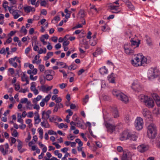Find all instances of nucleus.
I'll use <instances>...</instances> for the list:
<instances>
[{
    "label": "nucleus",
    "instance_id": "obj_1",
    "mask_svg": "<svg viewBox=\"0 0 160 160\" xmlns=\"http://www.w3.org/2000/svg\"><path fill=\"white\" fill-rule=\"evenodd\" d=\"M147 59L142 54H137L134 60L131 61L132 63L135 66L138 67L141 66H144L146 63Z\"/></svg>",
    "mask_w": 160,
    "mask_h": 160
},
{
    "label": "nucleus",
    "instance_id": "obj_2",
    "mask_svg": "<svg viewBox=\"0 0 160 160\" xmlns=\"http://www.w3.org/2000/svg\"><path fill=\"white\" fill-rule=\"evenodd\" d=\"M148 78L150 80L158 78V81H160V72L159 71L155 68H151L148 70Z\"/></svg>",
    "mask_w": 160,
    "mask_h": 160
},
{
    "label": "nucleus",
    "instance_id": "obj_3",
    "mask_svg": "<svg viewBox=\"0 0 160 160\" xmlns=\"http://www.w3.org/2000/svg\"><path fill=\"white\" fill-rule=\"evenodd\" d=\"M138 98L141 102L144 103L149 108H152L154 105L153 100L147 96L141 95L139 96Z\"/></svg>",
    "mask_w": 160,
    "mask_h": 160
},
{
    "label": "nucleus",
    "instance_id": "obj_4",
    "mask_svg": "<svg viewBox=\"0 0 160 160\" xmlns=\"http://www.w3.org/2000/svg\"><path fill=\"white\" fill-rule=\"evenodd\" d=\"M112 94L118 99L125 103H126L128 101V97L119 90L116 89L112 91Z\"/></svg>",
    "mask_w": 160,
    "mask_h": 160
},
{
    "label": "nucleus",
    "instance_id": "obj_5",
    "mask_svg": "<svg viewBox=\"0 0 160 160\" xmlns=\"http://www.w3.org/2000/svg\"><path fill=\"white\" fill-rule=\"evenodd\" d=\"M157 134V129L156 126L154 124H151L148 127L147 135L148 138L153 139Z\"/></svg>",
    "mask_w": 160,
    "mask_h": 160
},
{
    "label": "nucleus",
    "instance_id": "obj_6",
    "mask_svg": "<svg viewBox=\"0 0 160 160\" xmlns=\"http://www.w3.org/2000/svg\"><path fill=\"white\" fill-rule=\"evenodd\" d=\"M143 122L142 118L140 117L137 118L134 122V125L136 129L138 130H141L143 127Z\"/></svg>",
    "mask_w": 160,
    "mask_h": 160
},
{
    "label": "nucleus",
    "instance_id": "obj_7",
    "mask_svg": "<svg viewBox=\"0 0 160 160\" xmlns=\"http://www.w3.org/2000/svg\"><path fill=\"white\" fill-rule=\"evenodd\" d=\"M105 126L107 129L108 132L110 134L112 133L115 130L116 126L110 123H105Z\"/></svg>",
    "mask_w": 160,
    "mask_h": 160
},
{
    "label": "nucleus",
    "instance_id": "obj_8",
    "mask_svg": "<svg viewBox=\"0 0 160 160\" xmlns=\"http://www.w3.org/2000/svg\"><path fill=\"white\" fill-rule=\"evenodd\" d=\"M130 41L131 43L129 44V46L133 49H134L138 47L140 43V40L137 42L135 40H133L132 38L131 39Z\"/></svg>",
    "mask_w": 160,
    "mask_h": 160
},
{
    "label": "nucleus",
    "instance_id": "obj_9",
    "mask_svg": "<svg viewBox=\"0 0 160 160\" xmlns=\"http://www.w3.org/2000/svg\"><path fill=\"white\" fill-rule=\"evenodd\" d=\"M149 149V146L145 144H142L138 146L137 149L140 152H143L148 150Z\"/></svg>",
    "mask_w": 160,
    "mask_h": 160
},
{
    "label": "nucleus",
    "instance_id": "obj_10",
    "mask_svg": "<svg viewBox=\"0 0 160 160\" xmlns=\"http://www.w3.org/2000/svg\"><path fill=\"white\" fill-rule=\"evenodd\" d=\"M5 150H4V146H0V151L2 153L3 155L4 156L8 152V149L9 148V145L8 143H6L4 145Z\"/></svg>",
    "mask_w": 160,
    "mask_h": 160
},
{
    "label": "nucleus",
    "instance_id": "obj_11",
    "mask_svg": "<svg viewBox=\"0 0 160 160\" xmlns=\"http://www.w3.org/2000/svg\"><path fill=\"white\" fill-rule=\"evenodd\" d=\"M124 49L125 52L128 55L133 54L134 53L133 49L130 47L128 45H125L124 47Z\"/></svg>",
    "mask_w": 160,
    "mask_h": 160
},
{
    "label": "nucleus",
    "instance_id": "obj_12",
    "mask_svg": "<svg viewBox=\"0 0 160 160\" xmlns=\"http://www.w3.org/2000/svg\"><path fill=\"white\" fill-rule=\"evenodd\" d=\"M128 139L135 141L137 138V135L135 132H130L128 133Z\"/></svg>",
    "mask_w": 160,
    "mask_h": 160
},
{
    "label": "nucleus",
    "instance_id": "obj_13",
    "mask_svg": "<svg viewBox=\"0 0 160 160\" xmlns=\"http://www.w3.org/2000/svg\"><path fill=\"white\" fill-rule=\"evenodd\" d=\"M131 88L137 92H139L141 88L140 84L136 82L132 83Z\"/></svg>",
    "mask_w": 160,
    "mask_h": 160
},
{
    "label": "nucleus",
    "instance_id": "obj_14",
    "mask_svg": "<svg viewBox=\"0 0 160 160\" xmlns=\"http://www.w3.org/2000/svg\"><path fill=\"white\" fill-rule=\"evenodd\" d=\"M152 96L155 101L157 106L159 107H160V98L159 96L156 93L152 94Z\"/></svg>",
    "mask_w": 160,
    "mask_h": 160
},
{
    "label": "nucleus",
    "instance_id": "obj_15",
    "mask_svg": "<svg viewBox=\"0 0 160 160\" xmlns=\"http://www.w3.org/2000/svg\"><path fill=\"white\" fill-rule=\"evenodd\" d=\"M23 9L25 12L27 13H28L30 11L35 12V8L31 6L24 7L23 8Z\"/></svg>",
    "mask_w": 160,
    "mask_h": 160
},
{
    "label": "nucleus",
    "instance_id": "obj_16",
    "mask_svg": "<svg viewBox=\"0 0 160 160\" xmlns=\"http://www.w3.org/2000/svg\"><path fill=\"white\" fill-rule=\"evenodd\" d=\"M142 114L143 116L146 118H151L152 117V113L150 111H143Z\"/></svg>",
    "mask_w": 160,
    "mask_h": 160
},
{
    "label": "nucleus",
    "instance_id": "obj_17",
    "mask_svg": "<svg viewBox=\"0 0 160 160\" xmlns=\"http://www.w3.org/2000/svg\"><path fill=\"white\" fill-rule=\"evenodd\" d=\"M127 139H128V133L126 132H123L121 135L120 140L121 141H123Z\"/></svg>",
    "mask_w": 160,
    "mask_h": 160
},
{
    "label": "nucleus",
    "instance_id": "obj_18",
    "mask_svg": "<svg viewBox=\"0 0 160 160\" xmlns=\"http://www.w3.org/2000/svg\"><path fill=\"white\" fill-rule=\"evenodd\" d=\"M114 74L112 73L108 77L109 82L112 83H115V78L113 77Z\"/></svg>",
    "mask_w": 160,
    "mask_h": 160
},
{
    "label": "nucleus",
    "instance_id": "obj_19",
    "mask_svg": "<svg viewBox=\"0 0 160 160\" xmlns=\"http://www.w3.org/2000/svg\"><path fill=\"white\" fill-rule=\"evenodd\" d=\"M41 125L45 128H48L50 127V125L47 120H44L43 122H41Z\"/></svg>",
    "mask_w": 160,
    "mask_h": 160
},
{
    "label": "nucleus",
    "instance_id": "obj_20",
    "mask_svg": "<svg viewBox=\"0 0 160 160\" xmlns=\"http://www.w3.org/2000/svg\"><path fill=\"white\" fill-rule=\"evenodd\" d=\"M99 71L100 73L102 75L107 73L108 72V70L106 68L105 66L99 69Z\"/></svg>",
    "mask_w": 160,
    "mask_h": 160
},
{
    "label": "nucleus",
    "instance_id": "obj_21",
    "mask_svg": "<svg viewBox=\"0 0 160 160\" xmlns=\"http://www.w3.org/2000/svg\"><path fill=\"white\" fill-rule=\"evenodd\" d=\"M49 117L50 116L48 115V114L45 111H43L42 112V118L43 119H44V120H45V119H48L49 118Z\"/></svg>",
    "mask_w": 160,
    "mask_h": 160
},
{
    "label": "nucleus",
    "instance_id": "obj_22",
    "mask_svg": "<svg viewBox=\"0 0 160 160\" xmlns=\"http://www.w3.org/2000/svg\"><path fill=\"white\" fill-rule=\"evenodd\" d=\"M128 153H124L122 157V160H130L131 158L128 156Z\"/></svg>",
    "mask_w": 160,
    "mask_h": 160
},
{
    "label": "nucleus",
    "instance_id": "obj_23",
    "mask_svg": "<svg viewBox=\"0 0 160 160\" xmlns=\"http://www.w3.org/2000/svg\"><path fill=\"white\" fill-rule=\"evenodd\" d=\"M53 55V52H49L47 54V55L44 57V59L45 61L48 60L51 56Z\"/></svg>",
    "mask_w": 160,
    "mask_h": 160
},
{
    "label": "nucleus",
    "instance_id": "obj_24",
    "mask_svg": "<svg viewBox=\"0 0 160 160\" xmlns=\"http://www.w3.org/2000/svg\"><path fill=\"white\" fill-rule=\"evenodd\" d=\"M44 74L46 75H51L52 74V75H55V72L54 71H52L51 70H47L45 71L44 72Z\"/></svg>",
    "mask_w": 160,
    "mask_h": 160
},
{
    "label": "nucleus",
    "instance_id": "obj_25",
    "mask_svg": "<svg viewBox=\"0 0 160 160\" xmlns=\"http://www.w3.org/2000/svg\"><path fill=\"white\" fill-rule=\"evenodd\" d=\"M57 64L61 66V68H64L68 67V66L66 65V63L61 62H57Z\"/></svg>",
    "mask_w": 160,
    "mask_h": 160
},
{
    "label": "nucleus",
    "instance_id": "obj_26",
    "mask_svg": "<svg viewBox=\"0 0 160 160\" xmlns=\"http://www.w3.org/2000/svg\"><path fill=\"white\" fill-rule=\"evenodd\" d=\"M17 141L18 142V151H20L22 147V142L19 139H17Z\"/></svg>",
    "mask_w": 160,
    "mask_h": 160
},
{
    "label": "nucleus",
    "instance_id": "obj_27",
    "mask_svg": "<svg viewBox=\"0 0 160 160\" xmlns=\"http://www.w3.org/2000/svg\"><path fill=\"white\" fill-rule=\"evenodd\" d=\"M78 15L80 16L81 18H83L85 16V11L83 9H81L78 13Z\"/></svg>",
    "mask_w": 160,
    "mask_h": 160
},
{
    "label": "nucleus",
    "instance_id": "obj_28",
    "mask_svg": "<svg viewBox=\"0 0 160 160\" xmlns=\"http://www.w3.org/2000/svg\"><path fill=\"white\" fill-rule=\"evenodd\" d=\"M126 4L130 9L132 10H133L134 9V7L133 5L132 4L131 2H130V1Z\"/></svg>",
    "mask_w": 160,
    "mask_h": 160
},
{
    "label": "nucleus",
    "instance_id": "obj_29",
    "mask_svg": "<svg viewBox=\"0 0 160 160\" xmlns=\"http://www.w3.org/2000/svg\"><path fill=\"white\" fill-rule=\"evenodd\" d=\"M26 107L27 109H32L33 105L32 104L30 101L28 102L26 105Z\"/></svg>",
    "mask_w": 160,
    "mask_h": 160
},
{
    "label": "nucleus",
    "instance_id": "obj_30",
    "mask_svg": "<svg viewBox=\"0 0 160 160\" xmlns=\"http://www.w3.org/2000/svg\"><path fill=\"white\" fill-rule=\"evenodd\" d=\"M34 118L35 122V123L38 124L40 122L41 120L39 118V116L38 115H35Z\"/></svg>",
    "mask_w": 160,
    "mask_h": 160
},
{
    "label": "nucleus",
    "instance_id": "obj_31",
    "mask_svg": "<svg viewBox=\"0 0 160 160\" xmlns=\"http://www.w3.org/2000/svg\"><path fill=\"white\" fill-rule=\"evenodd\" d=\"M22 75L21 77V79L22 81L24 82L25 80L28 79V77L26 76V72H23L22 73Z\"/></svg>",
    "mask_w": 160,
    "mask_h": 160
},
{
    "label": "nucleus",
    "instance_id": "obj_32",
    "mask_svg": "<svg viewBox=\"0 0 160 160\" xmlns=\"http://www.w3.org/2000/svg\"><path fill=\"white\" fill-rule=\"evenodd\" d=\"M63 107V105L61 103H57L55 105V109L58 110Z\"/></svg>",
    "mask_w": 160,
    "mask_h": 160
},
{
    "label": "nucleus",
    "instance_id": "obj_33",
    "mask_svg": "<svg viewBox=\"0 0 160 160\" xmlns=\"http://www.w3.org/2000/svg\"><path fill=\"white\" fill-rule=\"evenodd\" d=\"M101 30L103 32H106L109 31L108 29V26L106 24H105L104 26L101 27Z\"/></svg>",
    "mask_w": 160,
    "mask_h": 160
},
{
    "label": "nucleus",
    "instance_id": "obj_34",
    "mask_svg": "<svg viewBox=\"0 0 160 160\" xmlns=\"http://www.w3.org/2000/svg\"><path fill=\"white\" fill-rule=\"evenodd\" d=\"M47 50L46 48H44L43 49L40 48L38 51V53L39 54H41L42 53H45L46 52Z\"/></svg>",
    "mask_w": 160,
    "mask_h": 160
},
{
    "label": "nucleus",
    "instance_id": "obj_35",
    "mask_svg": "<svg viewBox=\"0 0 160 160\" xmlns=\"http://www.w3.org/2000/svg\"><path fill=\"white\" fill-rule=\"evenodd\" d=\"M55 75L51 74L50 75H46L45 77L46 79L48 81H50L52 80L53 78V76Z\"/></svg>",
    "mask_w": 160,
    "mask_h": 160
},
{
    "label": "nucleus",
    "instance_id": "obj_36",
    "mask_svg": "<svg viewBox=\"0 0 160 160\" xmlns=\"http://www.w3.org/2000/svg\"><path fill=\"white\" fill-rule=\"evenodd\" d=\"M119 7L118 6H115L114 5H111L110 6V9L111 10L117 11V8Z\"/></svg>",
    "mask_w": 160,
    "mask_h": 160
},
{
    "label": "nucleus",
    "instance_id": "obj_37",
    "mask_svg": "<svg viewBox=\"0 0 160 160\" xmlns=\"http://www.w3.org/2000/svg\"><path fill=\"white\" fill-rule=\"evenodd\" d=\"M90 43L92 46H95L97 43V42L96 40L91 39L90 41Z\"/></svg>",
    "mask_w": 160,
    "mask_h": 160
},
{
    "label": "nucleus",
    "instance_id": "obj_38",
    "mask_svg": "<svg viewBox=\"0 0 160 160\" xmlns=\"http://www.w3.org/2000/svg\"><path fill=\"white\" fill-rule=\"evenodd\" d=\"M16 10H14L13 13L12 14L15 19H17L20 16V15L18 14L17 12H16Z\"/></svg>",
    "mask_w": 160,
    "mask_h": 160
},
{
    "label": "nucleus",
    "instance_id": "obj_39",
    "mask_svg": "<svg viewBox=\"0 0 160 160\" xmlns=\"http://www.w3.org/2000/svg\"><path fill=\"white\" fill-rule=\"evenodd\" d=\"M112 114L114 118H117L119 116L118 111H113Z\"/></svg>",
    "mask_w": 160,
    "mask_h": 160
},
{
    "label": "nucleus",
    "instance_id": "obj_40",
    "mask_svg": "<svg viewBox=\"0 0 160 160\" xmlns=\"http://www.w3.org/2000/svg\"><path fill=\"white\" fill-rule=\"evenodd\" d=\"M35 83H36L35 82H32L31 83L30 89L32 91H33V90H34V89H36L35 87Z\"/></svg>",
    "mask_w": 160,
    "mask_h": 160
},
{
    "label": "nucleus",
    "instance_id": "obj_41",
    "mask_svg": "<svg viewBox=\"0 0 160 160\" xmlns=\"http://www.w3.org/2000/svg\"><path fill=\"white\" fill-rule=\"evenodd\" d=\"M145 36L146 38V41L148 45H150L152 44L150 38L147 35L146 36Z\"/></svg>",
    "mask_w": 160,
    "mask_h": 160
},
{
    "label": "nucleus",
    "instance_id": "obj_42",
    "mask_svg": "<svg viewBox=\"0 0 160 160\" xmlns=\"http://www.w3.org/2000/svg\"><path fill=\"white\" fill-rule=\"evenodd\" d=\"M39 69L41 72H43L45 69V66L43 65H39Z\"/></svg>",
    "mask_w": 160,
    "mask_h": 160
},
{
    "label": "nucleus",
    "instance_id": "obj_43",
    "mask_svg": "<svg viewBox=\"0 0 160 160\" xmlns=\"http://www.w3.org/2000/svg\"><path fill=\"white\" fill-rule=\"evenodd\" d=\"M76 142L78 143L79 147H81L83 145V143L81 140L79 138H77L76 139Z\"/></svg>",
    "mask_w": 160,
    "mask_h": 160
},
{
    "label": "nucleus",
    "instance_id": "obj_44",
    "mask_svg": "<svg viewBox=\"0 0 160 160\" xmlns=\"http://www.w3.org/2000/svg\"><path fill=\"white\" fill-rule=\"evenodd\" d=\"M29 101L27 98H22L21 99L20 102L22 103H26L27 104L28 102Z\"/></svg>",
    "mask_w": 160,
    "mask_h": 160
},
{
    "label": "nucleus",
    "instance_id": "obj_45",
    "mask_svg": "<svg viewBox=\"0 0 160 160\" xmlns=\"http://www.w3.org/2000/svg\"><path fill=\"white\" fill-rule=\"evenodd\" d=\"M20 32H22L24 33V35H26L27 33V30L25 28V27L23 26L22 27Z\"/></svg>",
    "mask_w": 160,
    "mask_h": 160
},
{
    "label": "nucleus",
    "instance_id": "obj_46",
    "mask_svg": "<svg viewBox=\"0 0 160 160\" xmlns=\"http://www.w3.org/2000/svg\"><path fill=\"white\" fill-rule=\"evenodd\" d=\"M51 96V95L50 94L48 95L45 97V98L42 99L43 101L46 102H48L50 99Z\"/></svg>",
    "mask_w": 160,
    "mask_h": 160
},
{
    "label": "nucleus",
    "instance_id": "obj_47",
    "mask_svg": "<svg viewBox=\"0 0 160 160\" xmlns=\"http://www.w3.org/2000/svg\"><path fill=\"white\" fill-rule=\"evenodd\" d=\"M17 58V57H15L14 58H11L9 59V62L10 64H12L13 63L15 60Z\"/></svg>",
    "mask_w": 160,
    "mask_h": 160
},
{
    "label": "nucleus",
    "instance_id": "obj_48",
    "mask_svg": "<svg viewBox=\"0 0 160 160\" xmlns=\"http://www.w3.org/2000/svg\"><path fill=\"white\" fill-rule=\"evenodd\" d=\"M89 98V96L88 95H86L85 96V97L83 99V102L86 103L88 102Z\"/></svg>",
    "mask_w": 160,
    "mask_h": 160
},
{
    "label": "nucleus",
    "instance_id": "obj_49",
    "mask_svg": "<svg viewBox=\"0 0 160 160\" xmlns=\"http://www.w3.org/2000/svg\"><path fill=\"white\" fill-rule=\"evenodd\" d=\"M40 5L41 6H45L46 2L45 0H41Z\"/></svg>",
    "mask_w": 160,
    "mask_h": 160
},
{
    "label": "nucleus",
    "instance_id": "obj_50",
    "mask_svg": "<svg viewBox=\"0 0 160 160\" xmlns=\"http://www.w3.org/2000/svg\"><path fill=\"white\" fill-rule=\"evenodd\" d=\"M48 133L49 135H57L56 133L52 130H50L48 132Z\"/></svg>",
    "mask_w": 160,
    "mask_h": 160
},
{
    "label": "nucleus",
    "instance_id": "obj_51",
    "mask_svg": "<svg viewBox=\"0 0 160 160\" xmlns=\"http://www.w3.org/2000/svg\"><path fill=\"white\" fill-rule=\"evenodd\" d=\"M18 135V132L16 130H14L12 133V136L15 137H17Z\"/></svg>",
    "mask_w": 160,
    "mask_h": 160
},
{
    "label": "nucleus",
    "instance_id": "obj_52",
    "mask_svg": "<svg viewBox=\"0 0 160 160\" xmlns=\"http://www.w3.org/2000/svg\"><path fill=\"white\" fill-rule=\"evenodd\" d=\"M33 113L32 112H28L27 114V117L28 118H32L33 116Z\"/></svg>",
    "mask_w": 160,
    "mask_h": 160
},
{
    "label": "nucleus",
    "instance_id": "obj_53",
    "mask_svg": "<svg viewBox=\"0 0 160 160\" xmlns=\"http://www.w3.org/2000/svg\"><path fill=\"white\" fill-rule=\"evenodd\" d=\"M40 81L41 84L42 85H44L45 82V79H43L42 78H40Z\"/></svg>",
    "mask_w": 160,
    "mask_h": 160
},
{
    "label": "nucleus",
    "instance_id": "obj_54",
    "mask_svg": "<svg viewBox=\"0 0 160 160\" xmlns=\"http://www.w3.org/2000/svg\"><path fill=\"white\" fill-rule=\"evenodd\" d=\"M13 6H12L11 7H8V10L10 13H11L12 14L13 13V12L14 11V10L12 9V8H13Z\"/></svg>",
    "mask_w": 160,
    "mask_h": 160
},
{
    "label": "nucleus",
    "instance_id": "obj_55",
    "mask_svg": "<svg viewBox=\"0 0 160 160\" xmlns=\"http://www.w3.org/2000/svg\"><path fill=\"white\" fill-rule=\"evenodd\" d=\"M21 116L20 115V118H19V114H18V121L21 123H23V119L21 118Z\"/></svg>",
    "mask_w": 160,
    "mask_h": 160
},
{
    "label": "nucleus",
    "instance_id": "obj_56",
    "mask_svg": "<svg viewBox=\"0 0 160 160\" xmlns=\"http://www.w3.org/2000/svg\"><path fill=\"white\" fill-rule=\"evenodd\" d=\"M40 108V107L38 104H35L34 105H33V108L34 109H37L38 110Z\"/></svg>",
    "mask_w": 160,
    "mask_h": 160
},
{
    "label": "nucleus",
    "instance_id": "obj_57",
    "mask_svg": "<svg viewBox=\"0 0 160 160\" xmlns=\"http://www.w3.org/2000/svg\"><path fill=\"white\" fill-rule=\"evenodd\" d=\"M67 86V84L62 83V84L60 85V87L61 89H63L66 86Z\"/></svg>",
    "mask_w": 160,
    "mask_h": 160
},
{
    "label": "nucleus",
    "instance_id": "obj_58",
    "mask_svg": "<svg viewBox=\"0 0 160 160\" xmlns=\"http://www.w3.org/2000/svg\"><path fill=\"white\" fill-rule=\"evenodd\" d=\"M15 90L16 91L18 90L20 88V85L19 84H15Z\"/></svg>",
    "mask_w": 160,
    "mask_h": 160
},
{
    "label": "nucleus",
    "instance_id": "obj_59",
    "mask_svg": "<svg viewBox=\"0 0 160 160\" xmlns=\"http://www.w3.org/2000/svg\"><path fill=\"white\" fill-rule=\"evenodd\" d=\"M41 13L43 15H46L47 14V12L46 10L43 9L41 10Z\"/></svg>",
    "mask_w": 160,
    "mask_h": 160
},
{
    "label": "nucleus",
    "instance_id": "obj_60",
    "mask_svg": "<svg viewBox=\"0 0 160 160\" xmlns=\"http://www.w3.org/2000/svg\"><path fill=\"white\" fill-rule=\"evenodd\" d=\"M39 47L38 46L36 45V44L34 45V46L33 47V49L35 51H38L39 50Z\"/></svg>",
    "mask_w": 160,
    "mask_h": 160
},
{
    "label": "nucleus",
    "instance_id": "obj_61",
    "mask_svg": "<svg viewBox=\"0 0 160 160\" xmlns=\"http://www.w3.org/2000/svg\"><path fill=\"white\" fill-rule=\"evenodd\" d=\"M61 47V45L59 43L57 44L55 46V47L56 49H58L60 48Z\"/></svg>",
    "mask_w": 160,
    "mask_h": 160
},
{
    "label": "nucleus",
    "instance_id": "obj_62",
    "mask_svg": "<svg viewBox=\"0 0 160 160\" xmlns=\"http://www.w3.org/2000/svg\"><path fill=\"white\" fill-rule=\"evenodd\" d=\"M52 144L55 145L57 148L59 149L61 148V146L56 142H53Z\"/></svg>",
    "mask_w": 160,
    "mask_h": 160
},
{
    "label": "nucleus",
    "instance_id": "obj_63",
    "mask_svg": "<svg viewBox=\"0 0 160 160\" xmlns=\"http://www.w3.org/2000/svg\"><path fill=\"white\" fill-rule=\"evenodd\" d=\"M69 44V42L68 41L66 40L64 41L63 43V46H68Z\"/></svg>",
    "mask_w": 160,
    "mask_h": 160
},
{
    "label": "nucleus",
    "instance_id": "obj_64",
    "mask_svg": "<svg viewBox=\"0 0 160 160\" xmlns=\"http://www.w3.org/2000/svg\"><path fill=\"white\" fill-rule=\"evenodd\" d=\"M8 71L10 72L11 75H13L14 73V69L13 68H9Z\"/></svg>",
    "mask_w": 160,
    "mask_h": 160
}]
</instances>
